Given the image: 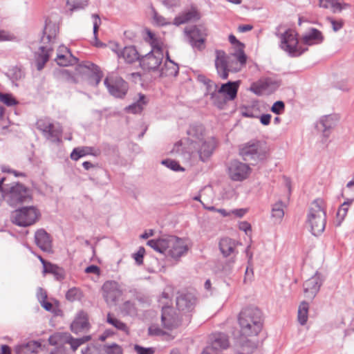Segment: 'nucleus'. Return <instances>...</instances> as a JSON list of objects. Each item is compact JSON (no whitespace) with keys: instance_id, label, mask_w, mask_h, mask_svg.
I'll return each mask as SVG.
<instances>
[{"instance_id":"nucleus-57","label":"nucleus","mask_w":354,"mask_h":354,"mask_svg":"<svg viewBox=\"0 0 354 354\" xmlns=\"http://www.w3.org/2000/svg\"><path fill=\"white\" fill-rule=\"evenodd\" d=\"M91 17L93 20V35L95 39H97V31L100 26L101 25V19L97 14H93Z\"/></svg>"},{"instance_id":"nucleus-22","label":"nucleus","mask_w":354,"mask_h":354,"mask_svg":"<svg viewBox=\"0 0 354 354\" xmlns=\"http://www.w3.org/2000/svg\"><path fill=\"white\" fill-rule=\"evenodd\" d=\"M41 346V343L38 341H29L17 345L15 352L16 354H37Z\"/></svg>"},{"instance_id":"nucleus-54","label":"nucleus","mask_w":354,"mask_h":354,"mask_svg":"<svg viewBox=\"0 0 354 354\" xmlns=\"http://www.w3.org/2000/svg\"><path fill=\"white\" fill-rule=\"evenodd\" d=\"M41 53L36 58L35 66L38 71H41L44 66V46H40Z\"/></svg>"},{"instance_id":"nucleus-19","label":"nucleus","mask_w":354,"mask_h":354,"mask_svg":"<svg viewBox=\"0 0 354 354\" xmlns=\"http://www.w3.org/2000/svg\"><path fill=\"white\" fill-rule=\"evenodd\" d=\"M239 86V81L228 82L223 84L218 90L226 100H233L236 98Z\"/></svg>"},{"instance_id":"nucleus-29","label":"nucleus","mask_w":354,"mask_h":354,"mask_svg":"<svg viewBox=\"0 0 354 354\" xmlns=\"http://www.w3.org/2000/svg\"><path fill=\"white\" fill-rule=\"evenodd\" d=\"M270 86H272V88L274 89L277 88L279 86L277 82H273L270 79H266L263 82L252 84L250 87V90L254 93L260 95L265 91L268 90Z\"/></svg>"},{"instance_id":"nucleus-59","label":"nucleus","mask_w":354,"mask_h":354,"mask_svg":"<svg viewBox=\"0 0 354 354\" xmlns=\"http://www.w3.org/2000/svg\"><path fill=\"white\" fill-rule=\"evenodd\" d=\"M206 89L207 93L209 94L213 98L216 95V92L218 93V86L216 83H214L212 80H211V84H206Z\"/></svg>"},{"instance_id":"nucleus-56","label":"nucleus","mask_w":354,"mask_h":354,"mask_svg":"<svg viewBox=\"0 0 354 354\" xmlns=\"http://www.w3.org/2000/svg\"><path fill=\"white\" fill-rule=\"evenodd\" d=\"M285 109V104L282 101L275 102L271 107V111L275 114H281Z\"/></svg>"},{"instance_id":"nucleus-61","label":"nucleus","mask_w":354,"mask_h":354,"mask_svg":"<svg viewBox=\"0 0 354 354\" xmlns=\"http://www.w3.org/2000/svg\"><path fill=\"white\" fill-rule=\"evenodd\" d=\"M51 243L52 239L50 234L46 232V253L52 254L53 252Z\"/></svg>"},{"instance_id":"nucleus-33","label":"nucleus","mask_w":354,"mask_h":354,"mask_svg":"<svg viewBox=\"0 0 354 354\" xmlns=\"http://www.w3.org/2000/svg\"><path fill=\"white\" fill-rule=\"evenodd\" d=\"M48 139L53 142H57L60 141L62 127L59 123L49 124L48 127ZM47 130L46 129V133Z\"/></svg>"},{"instance_id":"nucleus-18","label":"nucleus","mask_w":354,"mask_h":354,"mask_svg":"<svg viewBox=\"0 0 354 354\" xmlns=\"http://www.w3.org/2000/svg\"><path fill=\"white\" fill-rule=\"evenodd\" d=\"M88 328L87 313L82 310L80 311L71 325V330L75 333H79L87 330Z\"/></svg>"},{"instance_id":"nucleus-23","label":"nucleus","mask_w":354,"mask_h":354,"mask_svg":"<svg viewBox=\"0 0 354 354\" xmlns=\"http://www.w3.org/2000/svg\"><path fill=\"white\" fill-rule=\"evenodd\" d=\"M204 128L201 124L192 125L187 131V134L191 140V147H195V145L200 144L204 139Z\"/></svg>"},{"instance_id":"nucleus-51","label":"nucleus","mask_w":354,"mask_h":354,"mask_svg":"<svg viewBox=\"0 0 354 354\" xmlns=\"http://www.w3.org/2000/svg\"><path fill=\"white\" fill-rule=\"evenodd\" d=\"M103 351L105 354H122V348L116 344L105 345Z\"/></svg>"},{"instance_id":"nucleus-37","label":"nucleus","mask_w":354,"mask_h":354,"mask_svg":"<svg viewBox=\"0 0 354 354\" xmlns=\"http://www.w3.org/2000/svg\"><path fill=\"white\" fill-rule=\"evenodd\" d=\"M55 59L57 64L62 66L73 65L77 62V59L71 53L66 55L57 54L56 58Z\"/></svg>"},{"instance_id":"nucleus-49","label":"nucleus","mask_w":354,"mask_h":354,"mask_svg":"<svg viewBox=\"0 0 354 354\" xmlns=\"http://www.w3.org/2000/svg\"><path fill=\"white\" fill-rule=\"evenodd\" d=\"M35 241L37 245L44 251V230H38L35 235Z\"/></svg>"},{"instance_id":"nucleus-43","label":"nucleus","mask_w":354,"mask_h":354,"mask_svg":"<svg viewBox=\"0 0 354 354\" xmlns=\"http://www.w3.org/2000/svg\"><path fill=\"white\" fill-rule=\"evenodd\" d=\"M66 3L71 11H77L86 8L88 0H66Z\"/></svg>"},{"instance_id":"nucleus-46","label":"nucleus","mask_w":354,"mask_h":354,"mask_svg":"<svg viewBox=\"0 0 354 354\" xmlns=\"http://www.w3.org/2000/svg\"><path fill=\"white\" fill-rule=\"evenodd\" d=\"M0 101L8 106H12L18 104L17 100L10 93H0Z\"/></svg>"},{"instance_id":"nucleus-50","label":"nucleus","mask_w":354,"mask_h":354,"mask_svg":"<svg viewBox=\"0 0 354 354\" xmlns=\"http://www.w3.org/2000/svg\"><path fill=\"white\" fill-rule=\"evenodd\" d=\"M326 20L330 24L334 32L339 31L343 28L344 25V21L342 19H335L333 17H328L326 18Z\"/></svg>"},{"instance_id":"nucleus-45","label":"nucleus","mask_w":354,"mask_h":354,"mask_svg":"<svg viewBox=\"0 0 354 354\" xmlns=\"http://www.w3.org/2000/svg\"><path fill=\"white\" fill-rule=\"evenodd\" d=\"M353 199H348L343 204H342V205L339 207V208L337 212V216L341 221L344 219L345 216L347 214L348 207L351 205V204L353 203Z\"/></svg>"},{"instance_id":"nucleus-1","label":"nucleus","mask_w":354,"mask_h":354,"mask_svg":"<svg viewBox=\"0 0 354 354\" xmlns=\"http://www.w3.org/2000/svg\"><path fill=\"white\" fill-rule=\"evenodd\" d=\"M147 245L156 252L178 261L189 249L188 241L176 236H163L147 241Z\"/></svg>"},{"instance_id":"nucleus-17","label":"nucleus","mask_w":354,"mask_h":354,"mask_svg":"<svg viewBox=\"0 0 354 354\" xmlns=\"http://www.w3.org/2000/svg\"><path fill=\"white\" fill-rule=\"evenodd\" d=\"M196 297L190 292L181 294L176 298L178 309L184 313L192 311L196 305Z\"/></svg>"},{"instance_id":"nucleus-8","label":"nucleus","mask_w":354,"mask_h":354,"mask_svg":"<svg viewBox=\"0 0 354 354\" xmlns=\"http://www.w3.org/2000/svg\"><path fill=\"white\" fill-rule=\"evenodd\" d=\"M163 59L162 50L151 49L149 53L140 58V64L145 71H158L162 64Z\"/></svg>"},{"instance_id":"nucleus-10","label":"nucleus","mask_w":354,"mask_h":354,"mask_svg":"<svg viewBox=\"0 0 354 354\" xmlns=\"http://www.w3.org/2000/svg\"><path fill=\"white\" fill-rule=\"evenodd\" d=\"M102 296L108 305L115 304L123 292L120 284L115 281H107L102 287Z\"/></svg>"},{"instance_id":"nucleus-62","label":"nucleus","mask_w":354,"mask_h":354,"mask_svg":"<svg viewBox=\"0 0 354 354\" xmlns=\"http://www.w3.org/2000/svg\"><path fill=\"white\" fill-rule=\"evenodd\" d=\"M149 333L151 335H160L162 334V330L155 325H152L149 328Z\"/></svg>"},{"instance_id":"nucleus-52","label":"nucleus","mask_w":354,"mask_h":354,"mask_svg":"<svg viewBox=\"0 0 354 354\" xmlns=\"http://www.w3.org/2000/svg\"><path fill=\"white\" fill-rule=\"evenodd\" d=\"M153 18L154 22L158 26H166V25L171 24V22L170 21L169 19H166L165 17H162V15H160L154 10H153Z\"/></svg>"},{"instance_id":"nucleus-9","label":"nucleus","mask_w":354,"mask_h":354,"mask_svg":"<svg viewBox=\"0 0 354 354\" xmlns=\"http://www.w3.org/2000/svg\"><path fill=\"white\" fill-rule=\"evenodd\" d=\"M252 169L250 167L244 162L239 160H232L227 167V174L230 178L233 181H243L247 179Z\"/></svg>"},{"instance_id":"nucleus-41","label":"nucleus","mask_w":354,"mask_h":354,"mask_svg":"<svg viewBox=\"0 0 354 354\" xmlns=\"http://www.w3.org/2000/svg\"><path fill=\"white\" fill-rule=\"evenodd\" d=\"M309 304L306 301H302L298 309V322L301 325H304L308 320Z\"/></svg>"},{"instance_id":"nucleus-39","label":"nucleus","mask_w":354,"mask_h":354,"mask_svg":"<svg viewBox=\"0 0 354 354\" xmlns=\"http://www.w3.org/2000/svg\"><path fill=\"white\" fill-rule=\"evenodd\" d=\"M145 99L146 97L145 95L139 94L138 100L136 102L127 106L126 108L127 111L132 113H140L142 111L144 106L147 104Z\"/></svg>"},{"instance_id":"nucleus-38","label":"nucleus","mask_w":354,"mask_h":354,"mask_svg":"<svg viewBox=\"0 0 354 354\" xmlns=\"http://www.w3.org/2000/svg\"><path fill=\"white\" fill-rule=\"evenodd\" d=\"M83 66L93 73L91 79L94 81V85L97 86L102 77V73L100 68L91 62H86Z\"/></svg>"},{"instance_id":"nucleus-11","label":"nucleus","mask_w":354,"mask_h":354,"mask_svg":"<svg viewBox=\"0 0 354 354\" xmlns=\"http://www.w3.org/2000/svg\"><path fill=\"white\" fill-rule=\"evenodd\" d=\"M104 84L110 94L115 97H123L128 91V84L119 77H106Z\"/></svg>"},{"instance_id":"nucleus-40","label":"nucleus","mask_w":354,"mask_h":354,"mask_svg":"<svg viewBox=\"0 0 354 354\" xmlns=\"http://www.w3.org/2000/svg\"><path fill=\"white\" fill-rule=\"evenodd\" d=\"M90 339V336H84L82 338H73L69 333H67L66 344L71 346L73 351H76L77 348Z\"/></svg>"},{"instance_id":"nucleus-36","label":"nucleus","mask_w":354,"mask_h":354,"mask_svg":"<svg viewBox=\"0 0 354 354\" xmlns=\"http://www.w3.org/2000/svg\"><path fill=\"white\" fill-rule=\"evenodd\" d=\"M285 207V204L281 201H279L272 205V217L275 219L277 223H280L283 218Z\"/></svg>"},{"instance_id":"nucleus-55","label":"nucleus","mask_w":354,"mask_h":354,"mask_svg":"<svg viewBox=\"0 0 354 354\" xmlns=\"http://www.w3.org/2000/svg\"><path fill=\"white\" fill-rule=\"evenodd\" d=\"M243 351L247 353H251L257 348V345L255 342L247 339L245 342H243L241 344Z\"/></svg>"},{"instance_id":"nucleus-48","label":"nucleus","mask_w":354,"mask_h":354,"mask_svg":"<svg viewBox=\"0 0 354 354\" xmlns=\"http://www.w3.org/2000/svg\"><path fill=\"white\" fill-rule=\"evenodd\" d=\"M161 164L176 171H184V169L178 164V162L174 160H163L161 161Z\"/></svg>"},{"instance_id":"nucleus-2","label":"nucleus","mask_w":354,"mask_h":354,"mask_svg":"<svg viewBox=\"0 0 354 354\" xmlns=\"http://www.w3.org/2000/svg\"><path fill=\"white\" fill-rule=\"evenodd\" d=\"M238 323L241 336L245 337L257 336L263 328L262 313L257 308H245L240 312Z\"/></svg>"},{"instance_id":"nucleus-34","label":"nucleus","mask_w":354,"mask_h":354,"mask_svg":"<svg viewBox=\"0 0 354 354\" xmlns=\"http://www.w3.org/2000/svg\"><path fill=\"white\" fill-rule=\"evenodd\" d=\"M121 312L128 316L136 317L138 313V307L135 301H126L120 306Z\"/></svg>"},{"instance_id":"nucleus-12","label":"nucleus","mask_w":354,"mask_h":354,"mask_svg":"<svg viewBox=\"0 0 354 354\" xmlns=\"http://www.w3.org/2000/svg\"><path fill=\"white\" fill-rule=\"evenodd\" d=\"M185 33L193 48H196L198 50L204 48V43L207 35L205 30H202L196 26H192L186 28L185 29Z\"/></svg>"},{"instance_id":"nucleus-30","label":"nucleus","mask_w":354,"mask_h":354,"mask_svg":"<svg viewBox=\"0 0 354 354\" xmlns=\"http://www.w3.org/2000/svg\"><path fill=\"white\" fill-rule=\"evenodd\" d=\"M199 18L198 12L194 10H189L185 11L180 14L178 16L176 17L173 24L176 26H179L180 24H185L190 21L196 20Z\"/></svg>"},{"instance_id":"nucleus-47","label":"nucleus","mask_w":354,"mask_h":354,"mask_svg":"<svg viewBox=\"0 0 354 354\" xmlns=\"http://www.w3.org/2000/svg\"><path fill=\"white\" fill-rule=\"evenodd\" d=\"M81 297L82 292L80 289L77 288H70L66 294V298L71 301L80 299Z\"/></svg>"},{"instance_id":"nucleus-63","label":"nucleus","mask_w":354,"mask_h":354,"mask_svg":"<svg viewBox=\"0 0 354 354\" xmlns=\"http://www.w3.org/2000/svg\"><path fill=\"white\" fill-rule=\"evenodd\" d=\"M85 272H86V273H93V274L99 275L100 273V268L98 266H95V265H91V266H88L85 269Z\"/></svg>"},{"instance_id":"nucleus-64","label":"nucleus","mask_w":354,"mask_h":354,"mask_svg":"<svg viewBox=\"0 0 354 354\" xmlns=\"http://www.w3.org/2000/svg\"><path fill=\"white\" fill-rule=\"evenodd\" d=\"M50 354H68L64 346H56Z\"/></svg>"},{"instance_id":"nucleus-31","label":"nucleus","mask_w":354,"mask_h":354,"mask_svg":"<svg viewBox=\"0 0 354 354\" xmlns=\"http://www.w3.org/2000/svg\"><path fill=\"white\" fill-rule=\"evenodd\" d=\"M229 346V340L226 335L223 333H218L214 335L210 348L214 351L225 349Z\"/></svg>"},{"instance_id":"nucleus-4","label":"nucleus","mask_w":354,"mask_h":354,"mask_svg":"<svg viewBox=\"0 0 354 354\" xmlns=\"http://www.w3.org/2000/svg\"><path fill=\"white\" fill-rule=\"evenodd\" d=\"M5 178L0 180V192L3 198L10 206L29 203L32 200L30 190L21 183H15L10 186H3Z\"/></svg>"},{"instance_id":"nucleus-15","label":"nucleus","mask_w":354,"mask_h":354,"mask_svg":"<svg viewBox=\"0 0 354 354\" xmlns=\"http://www.w3.org/2000/svg\"><path fill=\"white\" fill-rule=\"evenodd\" d=\"M322 285L320 275L316 273L304 283V292L305 296L310 299H313L319 292Z\"/></svg>"},{"instance_id":"nucleus-7","label":"nucleus","mask_w":354,"mask_h":354,"mask_svg":"<svg viewBox=\"0 0 354 354\" xmlns=\"http://www.w3.org/2000/svg\"><path fill=\"white\" fill-rule=\"evenodd\" d=\"M239 154L245 161H259L266 157V151L261 147L259 142L250 141L239 149Z\"/></svg>"},{"instance_id":"nucleus-5","label":"nucleus","mask_w":354,"mask_h":354,"mask_svg":"<svg viewBox=\"0 0 354 354\" xmlns=\"http://www.w3.org/2000/svg\"><path fill=\"white\" fill-rule=\"evenodd\" d=\"M283 26H279L276 28L275 35L280 39L279 48L292 57L301 55L306 49H301L299 46V41L296 32L290 28L281 32Z\"/></svg>"},{"instance_id":"nucleus-13","label":"nucleus","mask_w":354,"mask_h":354,"mask_svg":"<svg viewBox=\"0 0 354 354\" xmlns=\"http://www.w3.org/2000/svg\"><path fill=\"white\" fill-rule=\"evenodd\" d=\"M111 49L117 55L119 59L122 58L127 64H132L140 59L138 50L133 46H126L120 49L117 44H113L111 46Z\"/></svg>"},{"instance_id":"nucleus-44","label":"nucleus","mask_w":354,"mask_h":354,"mask_svg":"<svg viewBox=\"0 0 354 354\" xmlns=\"http://www.w3.org/2000/svg\"><path fill=\"white\" fill-rule=\"evenodd\" d=\"M147 39L150 42L152 49L158 48L162 50L163 42L156 35L150 30H147Z\"/></svg>"},{"instance_id":"nucleus-42","label":"nucleus","mask_w":354,"mask_h":354,"mask_svg":"<svg viewBox=\"0 0 354 354\" xmlns=\"http://www.w3.org/2000/svg\"><path fill=\"white\" fill-rule=\"evenodd\" d=\"M67 333H55L48 338L49 344L57 346H64Z\"/></svg>"},{"instance_id":"nucleus-25","label":"nucleus","mask_w":354,"mask_h":354,"mask_svg":"<svg viewBox=\"0 0 354 354\" xmlns=\"http://www.w3.org/2000/svg\"><path fill=\"white\" fill-rule=\"evenodd\" d=\"M173 310L169 306H165L162 309L161 320L165 328L171 329L177 325L175 317L172 314Z\"/></svg>"},{"instance_id":"nucleus-6","label":"nucleus","mask_w":354,"mask_h":354,"mask_svg":"<svg viewBox=\"0 0 354 354\" xmlns=\"http://www.w3.org/2000/svg\"><path fill=\"white\" fill-rule=\"evenodd\" d=\"M38 210L33 206L24 207L13 211L10 219L13 223L21 227L34 224L38 219Z\"/></svg>"},{"instance_id":"nucleus-24","label":"nucleus","mask_w":354,"mask_h":354,"mask_svg":"<svg viewBox=\"0 0 354 354\" xmlns=\"http://www.w3.org/2000/svg\"><path fill=\"white\" fill-rule=\"evenodd\" d=\"M323 39L324 37L322 32L316 28H311L302 37L303 42L308 46L320 44Z\"/></svg>"},{"instance_id":"nucleus-14","label":"nucleus","mask_w":354,"mask_h":354,"mask_svg":"<svg viewBox=\"0 0 354 354\" xmlns=\"http://www.w3.org/2000/svg\"><path fill=\"white\" fill-rule=\"evenodd\" d=\"M215 67L218 75L223 80H226L229 75L228 57L222 50H215Z\"/></svg>"},{"instance_id":"nucleus-16","label":"nucleus","mask_w":354,"mask_h":354,"mask_svg":"<svg viewBox=\"0 0 354 354\" xmlns=\"http://www.w3.org/2000/svg\"><path fill=\"white\" fill-rule=\"evenodd\" d=\"M215 140L213 138L203 140L200 144L195 145L197 153L202 161H205L212 154L215 148Z\"/></svg>"},{"instance_id":"nucleus-35","label":"nucleus","mask_w":354,"mask_h":354,"mask_svg":"<svg viewBox=\"0 0 354 354\" xmlns=\"http://www.w3.org/2000/svg\"><path fill=\"white\" fill-rule=\"evenodd\" d=\"M106 322L118 330L124 332L127 334L129 333V328L127 325L111 313H108L107 315Z\"/></svg>"},{"instance_id":"nucleus-53","label":"nucleus","mask_w":354,"mask_h":354,"mask_svg":"<svg viewBox=\"0 0 354 354\" xmlns=\"http://www.w3.org/2000/svg\"><path fill=\"white\" fill-rule=\"evenodd\" d=\"M330 8L333 12H340L342 10L349 7L348 3H341L338 0H332V4Z\"/></svg>"},{"instance_id":"nucleus-26","label":"nucleus","mask_w":354,"mask_h":354,"mask_svg":"<svg viewBox=\"0 0 354 354\" xmlns=\"http://www.w3.org/2000/svg\"><path fill=\"white\" fill-rule=\"evenodd\" d=\"M237 242L234 240L225 237L219 241V249L224 257H228L235 253Z\"/></svg>"},{"instance_id":"nucleus-20","label":"nucleus","mask_w":354,"mask_h":354,"mask_svg":"<svg viewBox=\"0 0 354 354\" xmlns=\"http://www.w3.org/2000/svg\"><path fill=\"white\" fill-rule=\"evenodd\" d=\"M46 311L51 313L52 318L50 320V323L52 326H55L53 323V318L57 317H62L63 315L62 310L61 308L60 303L58 300L50 298L48 299L46 295Z\"/></svg>"},{"instance_id":"nucleus-28","label":"nucleus","mask_w":354,"mask_h":354,"mask_svg":"<svg viewBox=\"0 0 354 354\" xmlns=\"http://www.w3.org/2000/svg\"><path fill=\"white\" fill-rule=\"evenodd\" d=\"M100 154L99 150H95L91 147H80L75 148L71 153V158L77 161L80 158L87 155H93L97 156Z\"/></svg>"},{"instance_id":"nucleus-60","label":"nucleus","mask_w":354,"mask_h":354,"mask_svg":"<svg viewBox=\"0 0 354 354\" xmlns=\"http://www.w3.org/2000/svg\"><path fill=\"white\" fill-rule=\"evenodd\" d=\"M145 252V248L141 247L139 248L137 252L133 254V259L138 265L142 264Z\"/></svg>"},{"instance_id":"nucleus-21","label":"nucleus","mask_w":354,"mask_h":354,"mask_svg":"<svg viewBox=\"0 0 354 354\" xmlns=\"http://www.w3.org/2000/svg\"><path fill=\"white\" fill-rule=\"evenodd\" d=\"M178 64L169 59L168 53H167V58L158 70L160 75L174 77L178 73Z\"/></svg>"},{"instance_id":"nucleus-3","label":"nucleus","mask_w":354,"mask_h":354,"mask_svg":"<svg viewBox=\"0 0 354 354\" xmlns=\"http://www.w3.org/2000/svg\"><path fill=\"white\" fill-rule=\"evenodd\" d=\"M326 203L322 198L314 200L308 209L306 224L315 236L321 234L326 227Z\"/></svg>"},{"instance_id":"nucleus-58","label":"nucleus","mask_w":354,"mask_h":354,"mask_svg":"<svg viewBox=\"0 0 354 354\" xmlns=\"http://www.w3.org/2000/svg\"><path fill=\"white\" fill-rule=\"evenodd\" d=\"M134 351L137 354H154L155 353L153 348H145L137 344L134 346Z\"/></svg>"},{"instance_id":"nucleus-27","label":"nucleus","mask_w":354,"mask_h":354,"mask_svg":"<svg viewBox=\"0 0 354 354\" xmlns=\"http://www.w3.org/2000/svg\"><path fill=\"white\" fill-rule=\"evenodd\" d=\"M339 120L337 114H330L322 116L317 124L319 130L326 131L335 125Z\"/></svg>"},{"instance_id":"nucleus-32","label":"nucleus","mask_w":354,"mask_h":354,"mask_svg":"<svg viewBox=\"0 0 354 354\" xmlns=\"http://www.w3.org/2000/svg\"><path fill=\"white\" fill-rule=\"evenodd\" d=\"M46 274H51L57 281H61L65 277V271L63 268L46 261Z\"/></svg>"}]
</instances>
